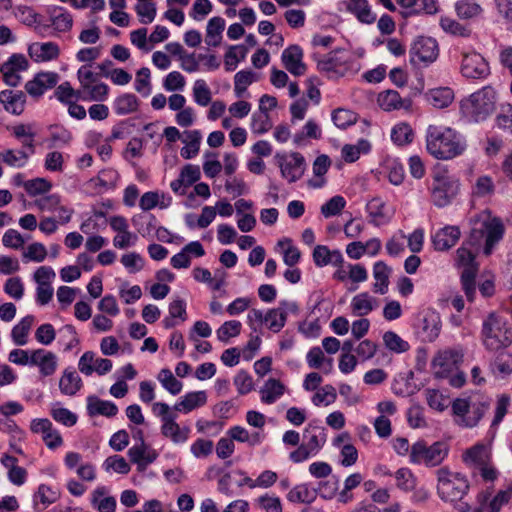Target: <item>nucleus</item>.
<instances>
[{"mask_svg":"<svg viewBox=\"0 0 512 512\" xmlns=\"http://www.w3.org/2000/svg\"><path fill=\"white\" fill-rule=\"evenodd\" d=\"M82 379L75 370L65 369L59 381L60 391L64 395L73 396L82 387Z\"/></svg>","mask_w":512,"mask_h":512,"instance_id":"nucleus-27","label":"nucleus"},{"mask_svg":"<svg viewBox=\"0 0 512 512\" xmlns=\"http://www.w3.org/2000/svg\"><path fill=\"white\" fill-rule=\"evenodd\" d=\"M254 81V73L252 71L242 70L236 73L234 77V91L240 97Z\"/></svg>","mask_w":512,"mask_h":512,"instance_id":"nucleus-57","label":"nucleus"},{"mask_svg":"<svg viewBox=\"0 0 512 512\" xmlns=\"http://www.w3.org/2000/svg\"><path fill=\"white\" fill-rule=\"evenodd\" d=\"M345 205L346 201L344 197L336 195L321 206V213L324 217L329 218L340 214L345 208Z\"/></svg>","mask_w":512,"mask_h":512,"instance_id":"nucleus-48","label":"nucleus"},{"mask_svg":"<svg viewBox=\"0 0 512 512\" xmlns=\"http://www.w3.org/2000/svg\"><path fill=\"white\" fill-rule=\"evenodd\" d=\"M487 409L488 404L486 402L475 400L472 397L457 398L452 403V412L456 424L467 428L476 426Z\"/></svg>","mask_w":512,"mask_h":512,"instance_id":"nucleus-4","label":"nucleus"},{"mask_svg":"<svg viewBox=\"0 0 512 512\" xmlns=\"http://www.w3.org/2000/svg\"><path fill=\"white\" fill-rule=\"evenodd\" d=\"M406 416L411 428H423L426 426L424 410L420 405H412L407 410Z\"/></svg>","mask_w":512,"mask_h":512,"instance_id":"nucleus-59","label":"nucleus"},{"mask_svg":"<svg viewBox=\"0 0 512 512\" xmlns=\"http://www.w3.org/2000/svg\"><path fill=\"white\" fill-rule=\"evenodd\" d=\"M287 321V311L273 308L269 309L264 317V323L266 327L273 333H278L285 326Z\"/></svg>","mask_w":512,"mask_h":512,"instance_id":"nucleus-36","label":"nucleus"},{"mask_svg":"<svg viewBox=\"0 0 512 512\" xmlns=\"http://www.w3.org/2000/svg\"><path fill=\"white\" fill-rule=\"evenodd\" d=\"M303 437L304 444L315 455L326 442L325 428L310 422L306 427Z\"/></svg>","mask_w":512,"mask_h":512,"instance_id":"nucleus-21","label":"nucleus"},{"mask_svg":"<svg viewBox=\"0 0 512 512\" xmlns=\"http://www.w3.org/2000/svg\"><path fill=\"white\" fill-rule=\"evenodd\" d=\"M312 256L317 267H323L329 264L335 267H341L344 262L342 253L339 250H330L325 245H317L313 250Z\"/></svg>","mask_w":512,"mask_h":512,"instance_id":"nucleus-20","label":"nucleus"},{"mask_svg":"<svg viewBox=\"0 0 512 512\" xmlns=\"http://www.w3.org/2000/svg\"><path fill=\"white\" fill-rule=\"evenodd\" d=\"M34 322V316L27 315L13 327L11 336L16 345L23 346L27 343V336Z\"/></svg>","mask_w":512,"mask_h":512,"instance_id":"nucleus-37","label":"nucleus"},{"mask_svg":"<svg viewBox=\"0 0 512 512\" xmlns=\"http://www.w3.org/2000/svg\"><path fill=\"white\" fill-rule=\"evenodd\" d=\"M28 157L29 154L22 150L15 152L12 149H8L0 152V160L9 166H23Z\"/></svg>","mask_w":512,"mask_h":512,"instance_id":"nucleus-58","label":"nucleus"},{"mask_svg":"<svg viewBox=\"0 0 512 512\" xmlns=\"http://www.w3.org/2000/svg\"><path fill=\"white\" fill-rule=\"evenodd\" d=\"M31 359L30 366L38 367L43 377L53 375L57 369V356L51 351L42 348L33 350Z\"/></svg>","mask_w":512,"mask_h":512,"instance_id":"nucleus-15","label":"nucleus"},{"mask_svg":"<svg viewBox=\"0 0 512 512\" xmlns=\"http://www.w3.org/2000/svg\"><path fill=\"white\" fill-rule=\"evenodd\" d=\"M225 28V20L221 17H213L208 21L205 42L207 45L217 47L222 39V32Z\"/></svg>","mask_w":512,"mask_h":512,"instance_id":"nucleus-32","label":"nucleus"},{"mask_svg":"<svg viewBox=\"0 0 512 512\" xmlns=\"http://www.w3.org/2000/svg\"><path fill=\"white\" fill-rule=\"evenodd\" d=\"M316 499V490L310 489L307 484L293 487L287 494V500L292 503L310 504Z\"/></svg>","mask_w":512,"mask_h":512,"instance_id":"nucleus-35","label":"nucleus"},{"mask_svg":"<svg viewBox=\"0 0 512 512\" xmlns=\"http://www.w3.org/2000/svg\"><path fill=\"white\" fill-rule=\"evenodd\" d=\"M461 73L467 79L482 80L490 75V67L481 54L477 52L464 53Z\"/></svg>","mask_w":512,"mask_h":512,"instance_id":"nucleus-9","label":"nucleus"},{"mask_svg":"<svg viewBox=\"0 0 512 512\" xmlns=\"http://www.w3.org/2000/svg\"><path fill=\"white\" fill-rule=\"evenodd\" d=\"M302 58L303 51L298 45H290L282 53L284 67L294 76H300L306 72V65Z\"/></svg>","mask_w":512,"mask_h":512,"instance_id":"nucleus-16","label":"nucleus"},{"mask_svg":"<svg viewBox=\"0 0 512 512\" xmlns=\"http://www.w3.org/2000/svg\"><path fill=\"white\" fill-rule=\"evenodd\" d=\"M420 329L424 340L428 342L434 341L441 330L439 315L435 312H427L421 320Z\"/></svg>","mask_w":512,"mask_h":512,"instance_id":"nucleus-24","label":"nucleus"},{"mask_svg":"<svg viewBox=\"0 0 512 512\" xmlns=\"http://www.w3.org/2000/svg\"><path fill=\"white\" fill-rule=\"evenodd\" d=\"M29 55L37 62L57 59L60 54L59 46L54 42L34 43L29 46Z\"/></svg>","mask_w":512,"mask_h":512,"instance_id":"nucleus-22","label":"nucleus"},{"mask_svg":"<svg viewBox=\"0 0 512 512\" xmlns=\"http://www.w3.org/2000/svg\"><path fill=\"white\" fill-rule=\"evenodd\" d=\"M339 489V479L332 477L331 479L320 481L316 490V495L319 494L324 499H332L336 496Z\"/></svg>","mask_w":512,"mask_h":512,"instance_id":"nucleus-53","label":"nucleus"},{"mask_svg":"<svg viewBox=\"0 0 512 512\" xmlns=\"http://www.w3.org/2000/svg\"><path fill=\"white\" fill-rule=\"evenodd\" d=\"M397 487L404 490H413L416 486V478L409 468H400L395 473Z\"/></svg>","mask_w":512,"mask_h":512,"instance_id":"nucleus-52","label":"nucleus"},{"mask_svg":"<svg viewBox=\"0 0 512 512\" xmlns=\"http://www.w3.org/2000/svg\"><path fill=\"white\" fill-rule=\"evenodd\" d=\"M379 106L384 111L398 110L400 108H407L405 105L406 100H403L400 94L395 90L383 91L377 98Z\"/></svg>","mask_w":512,"mask_h":512,"instance_id":"nucleus-33","label":"nucleus"},{"mask_svg":"<svg viewBox=\"0 0 512 512\" xmlns=\"http://www.w3.org/2000/svg\"><path fill=\"white\" fill-rule=\"evenodd\" d=\"M337 398L336 389L332 385L323 386L312 398V402L319 406L324 403L325 405L332 404Z\"/></svg>","mask_w":512,"mask_h":512,"instance_id":"nucleus-60","label":"nucleus"},{"mask_svg":"<svg viewBox=\"0 0 512 512\" xmlns=\"http://www.w3.org/2000/svg\"><path fill=\"white\" fill-rule=\"evenodd\" d=\"M139 105L140 101L136 95L123 93L114 100L113 109L117 115H127L136 112Z\"/></svg>","mask_w":512,"mask_h":512,"instance_id":"nucleus-29","label":"nucleus"},{"mask_svg":"<svg viewBox=\"0 0 512 512\" xmlns=\"http://www.w3.org/2000/svg\"><path fill=\"white\" fill-rule=\"evenodd\" d=\"M431 199L438 207L448 204V168L437 163L432 170Z\"/></svg>","mask_w":512,"mask_h":512,"instance_id":"nucleus-8","label":"nucleus"},{"mask_svg":"<svg viewBox=\"0 0 512 512\" xmlns=\"http://www.w3.org/2000/svg\"><path fill=\"white\" fill-rule=\"evenodd\" d=\"M135 11L143 24L151 23L156 16V6L152 2H137Z\"/></svg>","mask_w":512,"mask_h":512,"instance_id":"nucleus-62","label":"nucleus"},{"mask_svg":"<svg viewBox=\"0 0 512 512\" xmlns=\"http://www.w3.org/2000/svg\"><path fill=\"white\" fill-rule=\"evenodd\" d=\"M284 390L285 387L279 380L270 378L260 391L261 400L266 404H272L284 394Z\"/></svg>","mask_w":512,"mask_h":512,"instance_id":"nucleus-34","label":"nucleus"},{"mask_svg":"<svg viewBox=\"0 0 512 512\" xmlns=\"http://www.w3.org/2000/svg\"><path fill=\"white\" fill-rule=\"evenodd\" d=\"M373 298L367 293H360L352 299L353 312L359 316L368 315L373 309Z\"/></svg>","mask_w":512,"mask_h":512,"instance_id":"nucleus-45","label":"nucleus"},{"mask_svg":"<svg viewBox=\"0 0 512 512\" xmlns=\"http://www.w3.org/2000/svg\"><path fill=\"white\" fill-rule=\"evenodd\" d=\"M0 103L6 112L21 115L26 104V95L20 90L6 89L0 92Z\"/></svg>","mask_w":512,"mask_h":512,"instance_id":"nucleus-17","label":"nucleus"},{"mask_svg":"<svg viewBox=\"0 0 512 512\" xmlns=\"http://www.w3.org/2000/svg\"><path fill=\"white\" fill-rule=\"evenodd\" d=\"M177 414L170 419H165L161 425V434L170 439L174 444L185 443L190 434V428L187 426L180 427L176 422Z\"/></svg>","mask_w":512,"mask_h":512,"instance_id":"nucleus-19","label":"nucleus"},{"mask_svg":"<svg viewBox=\"0 0 512 512\" xmlns=\"http://www.w3.org/2000/svg\"><path fill=\"white\" fill-rule=\"evenodd\" d=\"M334 124L341 129H346L356 121L355 114L349 110L338 108L332 113Z\"/></svg>","mask_w":512,"mask_h":512,"instance_id":"nucleus-61","label":"nucleus"},{"mask_svg":"<svg viewBox=\"0 0 512 512\" xmlns=\"http://www.w3.org/2000/svg\"><path fill=\"white\" fill-rule=\"evenodd\" d=\"M103 467L106 471L114 470L119 474H128L130 472V466L125 460L124 457L120 455H113L108 457L104 463Z\"/></svg>","mask_w":512,"mask_h":512,"instance_id":"nucleus-54","label":"nucleus"},{"mask_svg":"<svg viewBox=\"0 0 512 512\" xmlns=\"http://www.w3.org/2000/svg\"><path fill=\"white\" fill-rule=\"evenodd\" d=\"M184 142L187 144L186 147L181 149V156L184 159H190L196 156L199 152L201 133L198 130H191L185 132Z\"/></svg>","mask_w":512,"mask_h":512,"instance_id":"nucleus-39","label":"nucleus"},{"mask_svg":"<svg viewBox=\"0 0 512 512\" xmlns=\"http://www.w3.org/2000/svg\"><path fill=\"white\" fill-rule=\"evenodd\" d=\"M58 78L55 72H39L25 84V90L32 97H40L57 84Z\"/></svg>","mask_w":512,"mask_h":512,"instance_id":"nucleus-14","label":"nucleus"},{"mask_svg":"<svg viewBox=\"0 0 512 512\" xmlns=\"http://www.w3.org/2000/svg\"><path fill=\"white\" fill-rule=\"evenodd\" d=\"M248 49L244 45L229 47L224 55V65L226 71H234L238 63L245 59Z\"/></svg>","mask_w":512,"mask_h":512,"instance_id":"nucleus-38","label":"nucleus"},{"mask_svg":"<svg viewBox=\"0 0 512 512\" xmlns=\"http://www.w3.org/2000/svg\"><path fill=\"white\" fill-rule=\"evenodd\" d=\"M83 92L88 95L83 96L82 100H93V101H104L107 99L109 94V87L105 83L91 84L89 88H85Z\"/></svg>","mask_w":512,"mask_h":512,"instance_id":"nucleus-55","label":"nucleus"},{"mask_svg":"<svg viewBox=\"0 0 512 512\" xmlns=\"http://www.w3.org/2000/svg\"><path fill=\"white\" fill-rule=\"evenodd\" d=\"M448 454V444L442 441L428 445L419 440L411 446L409 460L412 464H424L427 467L438 466Z\"/></svg>","mask_w":512,"mask_h":512,"instance_id":"nucleus-5","label":"nucleus"},{"mask_svg":"<svg viewBox=\"0 0 512 512\" xmlns=\"http://www.w3.org/2000/svg\"><path fill=\"white\" fill-rule=\"evenodd\" d=\"M504 232L505 227L502 220L498 217H493L485 220L481 229L472 230L471 240L476 244L484 238L483 252L485 255H490L495 245L502 240Z\"/></svg>","mask_w":512,"mask_h":512,"instance_id":"nucleus-6","label":"nucleus"},{"mask_svg":"<svg viewBox=\"0 0 512 512\" xmlns=\"http://www.w3.org/2000/svg\"><path fill=\"white\" fill-rule=\"evenodd\" d=\"M193 97L195 102L200 106H207L212 99V94L206 82L199 79L193 87Z\"/></svg>","mask_w":512,"mask_h":512,"instance_id":"nucleus-51","label":"nucleus"},{"mask_svg":"<svg viewBox=\"0 0 512 512\" xmlns=\"http://www.w3.org/2000/svg\"><path fill=\"white\" fill-rule=\"evenodd\" d=\"M415 133L407 122L397 123L391 130V140L397 146H407L414 140Z\"/></svg>","mask_w":512,"mask_h":512,"instance_id":"nucleus-31","label":"nucleus"},{"mask_svg":"<svg viewBox=\"0 0 512 512\" xmlns=\"http://www.w3.org/2000/svg\"><path fill=\"white\" fill-rule=\"evenodd\" d=\"M103 495V489H96L93 493L92 504L97 506L99 512H115L117 506L116 499L113 496H107L98 500V497Z\"/></svg>","mask_w":512,"mask_h":512,"instance_id":"nucleus-50","label":"nucleus"},{"mask_svg":"<svg viewBox=\"0 0 512 512\" xmlns=\"http://www.w3.org/2000/svg\"><path fill=\"white\" fill-rule=\"evenodd\" d=\"M256 502L266 512H282V504L279 497L265 494L257 498Z\"/></svg>","mask_w":512,"mask_h":512,"instance_id":"nucleus-64","label":"nucleus"},{"mask_svg":"<svg viewBox=\"0 0 512 512\" xmlns=\"http://www.w3.org/2000/svg\"><path fill=\"white\" fill-rule=\"evenodd\" d=\"M89 415H103L106 417H114L118 413L117 406L111 401H105L96 397H88L87 406Z\"/></svg>","mask_w":512,"mask_h":512,"instance_id":"nucleus-30","label":"nucleus"},{"mask_svg":"<svg viewBox=\"0 0 512 512\" xmlns=\"http://www.w3.org/2000/svg\"><path fill=\"white\" fill-rule=\"evenodd\" d=\"M81 90H74L69 82H63L55 90V96L59 101L70 104L73 98L82 99Z\"/></svg>","mask_w":512,"mask_h":512,"instance_id":"nucleus-49","label":"nucleus"},{"mask_svg":"<svg viewBox=\"0 0 512 512\" xmlns=\"http://www.w3.org/2000/svg\"><path fill=\"white\" fill-rule=\"evenodd\" d=\"M409 54L411 63H433L439 55L438 43L432 37L418 36L411 44Z\"/></svg>","mask_w":512,"mask_h":512,"instance_id":"nucleus-7","label":"nucleus"},{"mask_svg":"<svg viewBox=\"0 0 512 512\" xmlns=\"http://www.w3.org/2000/svg\"><path fill=\"white\" fill-rule=\"evenodd\" d=\"M128 456L132 463L137 464L138 471L142 472L157 459L158 453L149 448L146 443H140L128 450Z\"/></svg>","mask_w":512,"mask_h":512,"instance_id":"nucleus-18","label":"nucleus"},{"mask_svg":"<svg viewBox=\"0 0 512 512\" xmlns=\"http://www.w3.org/2000/svg\"><path fill=\"white\" fill-rule=\"evenodd\" d=\"M383 342L387 349L394 353H404L409 350L410 345L394 331H387L383 334Z\"/></svg>","mask_w":512,"mask_h":512,"instance_id":"nucleus-42","label":"nucleus"},{"mask_svg":"<svg viewBox=\"0 0 512 512\" xmlns=\"http://www.w3.org/2000/svg\"><path fill=\"white\" fill-rule=\"evenodd\" d=\"M463 460L467 464H473L478 467L491 460V453L488 446L477 443L463 453Z\"/></svg>","mask_w":512,"mask_h":512,"instance_id":"nucleus-26","label":"nucleus"},{"mask_svg":"<svg viewBox=\"0 0 512 512\" xmlns=\"http://www.w3.org/2000/svg\"><path fill=\"white\" fill-rule=\"evenodd\" d=\"M207 402V394L205 391H195L185 394L173 406L175 412L189 413L192 410L202 407Z\"/></svg>","mask_w":512,"mask_h":512,"instance_id":"nucleus-23","label":"nucleus"},{"mask_svg":"<svg viewBox=\"0 0 512 512\" xmlns=\"http://www.w3.org/2000/svg\"><path fill=\"white\" fill-rule=\"evenodd\" d=\"M347 9L362 23L372 24L376 20L367 0H350Z\"/></svg>","mask_w":512,"mask_h":512,"instance_id":"nucleus-28","label":"nucleus"},{"mask_svg":"<svg viewBox=\"0 0 512 512\" xmlns=\"http://www.w3.org/2000/svg\"><path fill=\"white\" fill-rule=\"evenodd\" d=\"M276 158L279 159L282 177L286 178L290 183L296 182L302 177L305 170V159L300 153H292L289 159L277 154Z\"/></svg>","mask_w":512,"mask_h":512,"instance_id":"nucleus-12","label":"nucleus"},{"mask_svg":"<svg viewBox=\"0 0 512 512\" xmlns=\"http://www.w3.org/2000/svg\"><path fill=\"white\" fill-rule=\"evenodd\" d=\"M498 93L491 85L483 86L459 102L461 116L469 122L486 120L496 110Z\"/></svg>","mask_w":512,"mask_h":512,"instance_id":"nucleus-1","label":"nucleus"},{"mask_svg":"<svg viewBox=\"0 0 512 512\" xmlns=\"http://www.w3.org/2000/svg\"><path fill=\"white\" fill-rule=\"evenodd\" d=\"M455 266L460 272L462 289L467 299L472 302L476 294L475 278L478 273L475 252L465 245L460 247L456 252Z\"/></svg>","mask_w":512,"mask_h":512,"instance_id":"nucleus-3","label":"nucleus"},{"mask_svg":"<svg viewBox=\"0 0 512 512\" xmlns=\"http://www.w3.org/2000/svg\"><path fill=\"white\" fill-rule=\"evenodd\" d=\"M392 268L383 261H377L373 265V277L375 279L374 291L385 294L388 291L389 278Z\"/></svg>","mask_w":512,"mask_h":512,"instance_id":"nucleus-25","label":"nucleus"},{"mask_svg":"<svg viewBox=\"0 0 512 512\" xmlns=\"http://www.w3.org/2000/svg\"><path fill=\"white\" fill-rule=\"evenodd\" d=\"M272 128V123L268 112L259 111L254 113L251 121V130L255 134H264Z\"/></svg>","mask_w":512,"mask_h":512,"instance_id":"nucleus-47","label":"nucleus"},{"mask_svg":"<svg viewBox=\"0 0 512 512\" xmlns=\"http://www.w3.org/2000/svg\"><path fill=\"white\" fill-rule=\"evenodd\" d=\"M28 68V61L22 54H13L8 61L2 64L0 71L3 75V81L11 86L16 87L21 81L20 71Z\"/></svg>","mask_w":512,"mask_h":512,"instance_id":"nucleus-11","label":"nucleus"},{"mask_svg":"<svg viewBox=\"0 0 512 512\" xmlns=\"http://www.w3.org/2000/svg\"><path fill=\"white\" fill-rule=\"evenodd\" d=\"M51 187V183L44 178H35L32 180L25 181L24 183L25 191L31 196L44 194L48 192L51 189Z\"/></svg>","mask_w":512,"mask_h":512,"instance_id":"nucleus-56","label":"nucleus"},{"mask_svg":"<svg viewBox=\"0 0 512 512\" xmlns=\"http://www.w3.org/2000/svg\"><path fill=\"white\" fill-rule=\"evenodd\" d=\"M241 327V323L237 320L224 322L216 331L218 340L227 343L231 337H236L240 334Z\"/></svg>","mask_w":512,"mask_h":512,"instance_id":"nucleus-46","label":"nucleus"},{"mask_svg":"<svg viewBox=\"0 0 512 512\" xmlns=\"http://www.w3.org/2000/svg\"><path fill=\"white\" fill-rule=\"evenodd\" d=\"M278 246L283 249V260L284 263L290 267L295 266L300 258L301 252L300 250L292 244V240L289 238H284L278 242Z\"/></svg>","mask_w":512,"mask_h":512,"instance_id":"nucleus-43","label":"nucleus"},{"mask_svg":"<svg viewBox=\"0 0 512 512\" xmlns=\"http://www.w3.org/2000/svg\"><path fill=\"white\" fill-rule=\"evenodd\" d=\"M158 381L172 395H177L183 388V383L175 378L172 371L168 368L160 370L157 376Z\"/></svg>","mask_w":512,"mask_h":512,"instance_id":"nucleus-40","label":"nucleus"},{"mask_svg":"<svg viewBox=\"0 0 512 512\" xmlns=\"http://www.w3.org/2000/svg\"><path fill=\"white\" fill-rule=\"evenodd\" d=\"M482 342L490 351H500L512 344V328L507 318L499 313H490L482 324Z\"/></svg>","mask_w":512,"mask_h":512,"instance_id":"nucleus-2","label":"nucleus"},{"mask_svg":"<svg viewBox=\"0 0 512 512\" xmlns=\"http://www.w3.org/2000/svg\"><path fill=\"white\" fill-rule=\"evenodd\" d=\"M455 11L461 19H470L480 15L482 8L474 0H460L455 4Z\"/></svg>","mask_w":512,"mask_h":512,"instance_id":"nucleus-44","label":"nucleus"},{"mask_svg":"<svg viewBox=\"0 0 512 512\" xmlns=\"http://www.w3.org/2000/svg\"><path fill=\"white\" fill-rule=\"evenodd\" d=\"M469 490V484L465 477L460 474L453 475L450 478V502L454 503V509L459 512L469 510L468 501L464 500Z\"/></svg>","mask_w":512,"mask_h":512,"instance_id":"nucleus-13","label":"nucleus"},{"mask_svg":"<svg viewBox=\"0 0 512 512\" xmlns=\"http://www.w3.org/2000/svg\"><path fill=\"white\" fill-rule=\"evenodd\" d=\"M431 371L436 379L448 378V350H440L433 357Z\"/></svg>","mask_w":512,"mask_h":512,"instance_id":"nucleus-41","label":"nucleus"},{"mask_svg":"<svg viewBox=\"0 0 512 512\" xmlns=\"http://www.w3.org/2000/svg\"><path fill=\"white\" fill-rule=\"evenodd\" d=\"M446 128L429 125L426 136L427 151L437 159H447L448 139Z\"/></svg>","mask_w":512,"mask_h":512,"instance_id":"nucleus-10","label":"nucleus"},{"mask_svg":"<svg viewBox=\"0 0 512 512\" xmlns=\"http://www.w3.org/2000/svg\"><path fill=\"white\" fill-rule=\"evenodd\" d=\"M494 373L508 375L512 373V355L509 353H500L493 363Z\"/></svg>","mask_w":512,"mask_h":512,"instance_id":"nucleus-63","label":"nucleus"}]
</instances>
